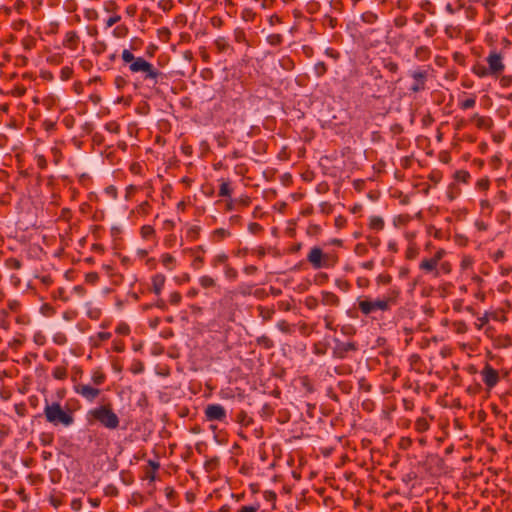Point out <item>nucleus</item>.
<instances>
[{
	"label": "nucleus",
	"instance_id": "nucleus-53",
	"mask_svg": "<svg viewBox=\"0 0 512 512\" xmlns=\"http://www.w3.org/2000/svg\"><path fill=\"white\" fill-rule=\"evenodd\" d=\"M74 75V69L71 66H63L60 69V79L62 81L70 80Z\"/></svg>",
	"mask_w": 512,
	"mask_h": 512
},
{
	"label": "nucleus",
	"instance_id": "nucleus-25",
	"mask_svg": "<svg viewBox=\"0 0 512 512\" xmlns=\"http://www.w3.org/2000/svg\"><path fill=\"white\" fill-rule=\"evenodd\" d=\"M214 45L218 53H224L228 50H232V47L230 46L228 39L223 36L216 38L214 40Z\"/></svg>",
	"mask_w": 512,
	"mask_h": 512
},
{
	"label": "nucleus",
	"instance_id": "nucleus-41",
	"mask_svg": "<svg viewBox=\"0 0 512 512\" xmlns=\"http://www.w3.org/2000/svg\"><path fill=\"white\" fill-rule=\"evenodd\" d=\"M5 309H7L10 314H18L22 310V304L16 299H11L8 300L7 307Z\"/></svg>",
	"mask_w": 512,
	"mask_h": 512
},
{
	"label": "nucleus",
	"instance_id": "nucleus-2",
	"mask_svg": "<svg viewBox=\"0 0 512 512\" xmlns=\"http://www.w3.org/2000/svg\"><path fill=\"white\" fill-rule=\"evenodd\" d=\"M446 255L447 251L444 248H435L431 256L424 257L419 262V270L423 275L433 278L450 275L453 271V265L450 261L444 259Z\"/></svg>",
	"mask_w": 512,
	"mask_h": 512
},
{
	"label": "nucleus",
	"instance_id": "nucleus-57",
	"mask_svg": "<svg viewBox=\"0 0 512 512\" xmlns=\"http://www.w3.org/2000/svg\"><path fill=\"white\" fill-rule=\"evenodd\" d=\"M5 265L9 269L19 270L22 267V262L17 258L10 257L5 260Z\"/></svg>",
	"mask_w": 512,
	"mask_h": 512
},
{
	"label": "nucleus",
	"instance_id": "nucleus-10",
	"mask_svg": "<svg viewBox=\"0 0 512 512\" xmlns=\"http://www.w3.org/2000/svg\"><path fill=\"white\" fill-rule=\"evenodd\" d=\"M357 350L358 345L356 342L334 339L332 356L337 359H344L347 358L351 353H355Z\"/></svg>",
	"mask_w": 512,
	"mask_h": 512
},
{
	"label": "nucleus",
	"instance_id": "nucleus-29",
	"mask_svg": "<svg viewBox=\"0 0 512 512\" xmlns=\"http://www.w3.org/2000/svg\"><path fill=\"white\" fill-rule=\"evenodd\" d=\"M329 343L327 341H317L312 346V352L316 356H323L327 353Z\"/></svg>",
	"mask_w": 512,
	"mask_h": 512
},
{
	"label": "nucleus",
	"instance_id": "nucleus-64",
	"mask_svg": "<svg viewBox=\"0 0 512 512\" xmlns=\"http://www.w3.org/2000/svg\"><path fill=\"white\" fill-rule=\"evenodd\" d=\"M256 17V13L251 8H245L241 12V18L246 22H253Z\"/></svg>",
	"mask_w": 512,
	"mask_h": 512
},
{
	"label": "nucleus",
	"instance_id": "nucleus-8",
	"mask_svg": "<svg viewBox=\"0 0 512 512\" xmlns=\"http://www.w3.org/2000/svg\"><path fill=\"white\" fill-rule=\"evenodd\" d=\"M307 261L316 270L330 269L338 263L339 255L335 250L324 252L320 247L314 246L307 255Z\"/></svg>",
	"mask_w": 512,
	"mask_h": 512
},
{
	"label": "nucleus",
	"instance_id": "nucleus-15",
	"mask_svg": "<svg viewBox=\"0 0 512 512\" xmlns=\"http://www.w3.org/2000/svg\"><path fill=\"white\" fill-rule=\"evenodd\" d=\"M470 122L475 123L476 127L481 130L490 131L493 127V120L489 116H483L479 113H474Z\"/></svg>",
	"mask_w": 512,
	"mask_h": 512
},
{
	"label": "nucleus",
	"instance_id": "nucleus-13",
	"mask_svg": "<svg viewBox=\"0 0 512 512\" xmlns=\"http://www.w3.org/2000/svg\"><path fill=\"white\" fill-rule=\"evenodd\" d=\"M206 421L224 422L227 418L225 408L220 404H208L204 409Z\"/></svg>",
	"mask_w": 512,
	"mask_h": 512
},
{
	"label": "nucleus",
	"instance_id": "nucleus-44",
	"mask_svg": "<svg viewBox=\"0 0 512 512\" xmlns=\"http://www.w3.org/2000/svg\"><path fill=\"white\" fill-rule=\"evenodd\" d=\"M260 507L261 506H260L259 502H254L251 504H244V505H240L236 509V512H259Z\"/></svg>",
	"mask_w": 512,
	"mask_h": 512
},
{
	"label": "nucleus",
	"instance_id": "nucleus-42",
	"mask_svg": "<svg viewBox=\"0 0 512 512\" xmlns=\"http://www.w3.org/2000/svg\"><path fill=\"white\" fill-rule=\"evenodd\" d=\"M256 343L264 349H272L274 347L273 340L267 335H262L258 337L256 339Z\"/></svg>",
	"mask_w": 512,
	"mask_h": 512
},
{
	"label": "nucleus",
	"instance_id": "nucleus-39",
	"mask_svg": "<svg viewBox=\"0 0 512 512\" xmlns=\"http://www.w3.org/2000/svg\"><path fill=\"white\" fill-rule=\"evenodd\" d=\"M224 276L229 281H235L238 278V271L230 263L223 268Z\"/></svg>",
	"mask_w": 512,
	"mask_h": 512
},
{
	"label": "nucleus",
	"instance_id": "nucleus-30",
	"mask_svg": "<svg viewBox=\"0 0 512 512\" xmlns=\"http://www.w3.org/2000/svg\"><path fill=\"white\" fill-rule=\"evenodd\" d=\"M369 228L376 231V232H379V231H382L384 229V226H385V223H384V220L382 217L380 216H371L369 218V224H368Z\"/></svg>",
	"mask_w": 512,
	"mask_h": 512
},
{
	"label": "nucleus",
	"instance_id": "nucleus-6",
	"mask_svg": "<svg viewBox=\"0 0 512 512\" xmlns=\"http://www.w3.org/2000/svg\"><path fill=\"white\" fill-rule=\"evenodd\" d=\"M86 420L89 424L98 423L108 430H116L120 425V418L111 403L89 409L86 413Z\"/></svg>",
	"mask_w": 512,
	"mask_h": 512
},
{
	"label": "nucleus",
	"instance_id": "nucleus-45",
	"mask_svg": "<svg viewBox=\"0 0 512 512\" xmlns=\"http://www.w3.org/2000/svg\"><path fill=\"white\" fill-rule=\"evenodd\" d=\"M192 256V261H191V268L193 270H200L204 267V264H205V257L202 256V255H191Z\"/></svg>",
	"mask_w": 512,
	"mask_h": 512
},
{
	"label": "nucleus",
	"instance_id": "nucleus-61",
	"mask_svg": "<svg viewBox=\"0 0 512 512\" xmlns=\"http://www.w3.org/2000/svg\"><path fill=\"white\" fill-rule=\"evenodd\" d=\"M323 321L325 323V328L327 330H330V331H333L335 332L337 330V327L335 325V318L330 315V314H327L323 317Z\"/></svg>",
	"mask_w": 512,
	"mask_h": 512
},
{
	"label": "nucleus",
	"instance_id": "nucleus-11",
	"mask_svg": "<svg viewBox=\"0 0 512 512\" xmlns=\"http://www.w3.org/2000/svg\"><path fill=\"white\" fill-rule=\"evenodd\" d=\"M103 10L110 14L105 20V29L111 28L121 21V15L118 13L119 6L114 0H107L103 3Z\"/></svg>",
	"mask_w": 512,
	"mask_h": 512
},
{
	"label": "nucleus",
	"instance_id": "nucleus-19",
	"mask_svg": "<svg viewBox=\"0 0 512 512\" xmlns=\"http://www.w3.org/2000/svg\"><path fill=\"white\" fill-rule=\"evenodd\" d=\"M159 261L162 264V266L168 271H173L177 266L176 258L170 253H162L160 255Z\"/></svg>",
	"mask_w": 512,
	"mask_h": 512
},
{
	"label": "nucleus",
	"instance_id": "nucleus-60",
	"mask_svg": "<svg viewBox=\"0 0 512 512\" xmlns=\"http://www.w3.org/2000/svg\"><path fill=\"white\" fill-rule=\"evenodd\" d=\"M22 46L25 50L29 51V50H32L36 47V39L32 36H27L25 38L22 39Z\"/></svg>",
	"mask_w": 512,
	"mask_h": 512
},
{
	"label": "nucleus",
	"instance_id": "nucleus-37",
	"mask_svg": "<svg viewBox=\"0 0 512 512\" xmlns=\"http://www.w3.org/2000/svg\"><path fill=\"white\" fill-rule=\"evenodd\" d=\"M471 175L467 170H457L454 173V180L458 183L468 184L470 181Z\"/></svg>",
	"mask_w": 512,
	"mask_h": 512
},
{
	"label": "nucleus",
	"instance_id": "nucleus-43",
	"mask_svg": "<svg viewBox=\"0 0 512 512\" xmlns=\"http://www.w3.org/2000/svg\"><path fill=\"white\" fill-rule=\"evenodd\" d=\"M383 67L389 71L390 73H397L399 71V65L395 61H393L391 58H384L382 60Z\"/></svg>",
	"mask_w": 512,
	"mask_h": 512
},
{
	"label": "nucleus",
	"instance_id": "nucleus-34",
	"mask_svg": "<svg viewBox=\"0 0 512 512\" xmlns=\"http://www.w3.org/2000/svg\"><path fill=\"white\" fill-rule=\"evenodd\" d=\"M108 46H107V43L103 40H96L92 45H91V52L93 53V55H96V56H99L103 53L106 52Z\"/></svg>",
	"mask_w": 512,
	"mask_h": 512
},
{
	"label": "nucleus",
	"instance_id": "nucleus-24",
	"mask_svg": "<svg viewBox=\"0 0 512 512\" xmlns=\"http://www.w3.org/2000/svg\"><path fill=\"white\" fill-rule=\"evenodd\" d=\"M431 49L428 46H418L415 49L414 56L419 61H427L431 57Z\"/></svg>",
	"mask_w": 512,
	"mask_h": 512
},
{
	"label": "nucleus",
	"instance_id": "nucleus-33",
	"mask_svg": "<svg viewBox=\"0 0 512 512\" xmlns=\"http://www.w3.org/2000/svg\"><path fill=\"white\" fill-rule=\"evenodd\" d=\"M51 375L56 380H65L68 377V370L66 366H55L52 369Z\"/></svg>",
	"mask_w": 512,
	"mask_h": 512
},
{
	"label": "nucleus",
	"instance_id": "nucleus-17",
	"mask_svg": "<svg viewBox=\"0 0 512 512\" xmlns=\"http://www.w3.org/2000/svg\"><path fill=\"white\" fill-rule=\"evenodd\" d=\"M340 298L333 292L330 291H322L321 292V303L324 306L329 307H338L340 305Z\"/></svg>",
	"mask_w": 512,
	"mask_h": 512
},
{
	"label": "nucleus",
	"instance_id": "nucleus-49",
	"mask_svg": "<svg viewBox=\"0 0 512 512\" xmlns=\"http://www.w3.org/2000/svg\"><path fill=\"white\" fill-rule=\"evenodd\" d=\"M177 244H178V239H177L176 234H174V233L167 234L163 239V245L168 249L175 247Z\"/></svg>",
	"mask_w": 512,
	"mask_h": 512
},
{
	"label": "nucleus",
	"instance_id": "nucleus-14",
	"mask_svg": "<svg viewBox=\"0 0 512 512\" xmlns=\"http://www.w3.org/2000/svg\"><path fill=\"white\" fill-rule=\"evenodd\" d=\"M81 43L80 34L76 30H69L64 34L62 46L69 51L78 50Z\"/></svg>",
	"mask_w": 512,
	"mask_h": 512
},
{
	"label": "nucleus",
	"instance_id": "nucleus-54",
	"mask_svg": "<svg viewBox=\"0 0 512 512\" xmlns=\"http://www.w3.org/2000/svg\"><path fill=\"white\" fill-rule=\"evenodd\" d=\"M83 16L88 21H96L99 18V13L95 8H85Z\"/></svg>",
	"mask_w": 512,
	"mask_h": 512
},
{
	"label": "nucleus",
	"instance_id": "nucleus-21",
	"mask_svg": "<svg viewBox=\"0 0 512 512\" xmlns=\"http://www.w3.org/2000/svg\"><path fill=\"white\" fill-rule=\"evenodd\" d=\"M230 236L231 232L228 229L217 228L211 232L210 239L213 243H220Z\"/></svg>",
	"mask_w": 512,
	"mask_h": 512
},
{
	"label": "nucleus",
	"instance_id": "nucleus-1",
	"mask_svg": "<svg viewBox=\"0 0 512 512\" xmlns=\"http://www.w3.org/2000/svg\"><path fill=\"white\" fill-rule=\"evenodd\" d=\"M400 296V288L393 286L382 297L375 299L369 296L358 297L356 300L357 309L365 317H371L376 312H389L392 307L399 304Z\"/></svg>",
	"mask_w": 512,
	"mask_h": 512
},
{
	"label": "nucleus",
	"instance_id": "nucleus-36",
	"mask_svg": "<svg viewBox=\"0 0 512 512\" xmlns=\"http://www.w3.org/2000/svg\"><path fill=\"white\" fill-rule=\"evenodd\" d=\"M474 265V258L471 255H463L459 264L462 272L471 270Z\"/></svg>",
	"mask_w": 512,
	"mask_h": 512
},
{
	"label": "nucleus",
	"instance_id": "nucleus-56",
	"mask_svg": "<svg viewBox=\"0 0 512 512\" xmlns=\"http://www.w3.org/2000/svg\"><path fill=\"white\" fill-rule=\"evenodd\" d=\"M184 253L189 254V255H197L198 254V255L204 256L206 253V248L203 245H198L195 247L186 248L184 250Z\"/></svg>",
	"mask_w": 512,
	"mask_h": 512
},
{
	"label": "nucleus",
	"instance_id": "nucleus-31",
	"mask_svg": "<svg viewBox=\"0 0 512 512\" xmlns=\"http://www.w3.org/2000/svg\"><path fill=\"white\" fill-rule=\"evenodd\" d=\"M10 313L7 309H0V329L4 331H9L11 328V323L9 320Z\"/></svg>",
	"mask_w": 512,
	"mask_h": 512
},
{
	"label": "nucleus",
	"instance_id": "nucleus-18",
	"mask_svg": "<svg viewBox=\"0 0 512 512\" xmlns=\"http://www.w3.org/2000/svg\"><path fill=\"white\" fill-rule=\"evenodd\" d=\"M219 190H218V196L221 198H230L233 194V188L232 183L230 179H219Z\"/></svg>",
	"mask_w": 512,
	"mask_h": 512
},
{
	"label": "nucleus",
	"instance_id": "nucleus-59",
	"mask_svg": "<svg viewBox=\"0 0 512 512\" xmlns=\"http://www.w3.org/2000/svg\"><path fill=\"white\" fill-rule=\"evenodd\" d=\"M314 74L317 76V77H322L323 75L326 74L328 68H327V65L322 62V61H319L317 62L315 65H314Z\"/></svg>",
	"mask_w": 512,
	"mask_h": 512
},
{
	"label": "nucleus",
	"instance_id": "nucleus-52",
	"mask_svg": "<svg viewBox=\"0 0 512 512\" xmlns=\"http://www.w3.org/2000/svg\"><path fill=\"white\" fill-rule=\"evenodd\" d=\"M496 345L500 348H507L512 345V339L509 335H500L496 338Z\"/></svg>",
	"mask_w": 512,
	"mask_h": 512
},
{
	"label": "nucleus",
	"instance_id": "nucleus-38",
	"mask_svg": "<svg viewBox=\"0 0 512 512\" xmlns=\"http://www.w3.org/2000/svg\"><path fill=\"white\" fill-rule=\"evenodd\" d=\"M480 213L483 216L490 217L493 212V206L488 199H481L479 202Z\"/></svg>",
	"mask_w": 512,
	"mask_h": 512
},
{
	"label": "nucleus",
	"instance_id": "nucleus-27",
	"mask_svg": "<svg viewBox=\"0 0 512 512\" xmlns=\"http://www.w3.org/2000/svg\"><path fill=\"white\" fill-rule=\"evenodd\" d=\"M140 235L143 240H146V241L155 240L156 231L152 225H143L140 228Z\"/></svg>",
	"mask_w": 512,
	"mask_h": 512
},
{
	"label": "nucleus",
	"instance_id": "nucleus-16",
	"mask_svg": "<svg viewBox=\"0 0 512 512\" xmlns=\"http://www.w3.org/2000/svg\"><path fill=\"white\" fill-rule=\"evenodd\" d=\"M166 282V277L162 273H156L151 277L152 291L155 295L159 296L162 293Z\"/></svg>",
	"mask_w": 512,
	"mask_h": 512
},
{
	"label": "nucleus",
	"instance_id": "nucleus-46",
	"mask_svg": "<svg viewBox=\"0 0 512 512\" xmlns=\"http://www.w3.org/2000/svg\"><path fill=\"white\" fill-rule=\"evenodd\" d=\"M128 33L129 29L125 24H118L112 32L115 38H125L128 35Z\"/></svg>",
	"mask_w": 512,
	"mask_h": 512
},
{
	"label": "nucleus",
	"instance_id": "nucleus-40",
	"mask_svg": "<svg viewBox=\"0 0 512 512\" xmlns=\"http://www.w3.org/2000/svg\"><path fill=\"white\" fill-rule=\"evenodd\" d=\"M201 228L198 225H190L186 231V238L190 241H195L199 238Z\"/></svg>",
	"mask_w": 512,
	"mask_h": 512
},
{
	"label": "nucleus",
	"instance_id": "nucleus-4",
	"mask_svg": "<svg viewBox=\"0 0 512 512\" xmlns=\"http://www.w3.org/2000/svg\"><path fill=\"white\" fill-rule=\"evenodd\" d=\"M123 65L127 67L131 74H141L144 80H154L162 74L154 65L143 57H137L129 49H124L121 53Z\"/></svg>",
	"mask_w": 512,
	"mask_h": 512
},
{
	"label": "nucleus",
	"instance_id": "nucleus-22",
	"mask_svg": "<svg viewBox=\"0 0 512 512\" xmlns=\"http://www.w3.org/2000/svg\"><path fill=\"white\" fill-rule=\"evenodd\" d=\"M198 283L203 289H211L217 286V279L211 275L204 274L198 278Z\"/></svg>",
	"mask_w": 512,
	"mask_h": 512
},
{
	"label": "nucleus",
	"instance_id": "nucleus-23",
	"mask_svg": "<svg viewBox=\"0 0 512 512\" xmlns=\"http://www.w3.org/2000/svg\"><path fill=\"white\" fill-rule=\"evenodd\" d=\"M476 95L475 94H470L467 98L465 99H461L459 98L458 99V107L461 109V110H468V109H472L475 107L476 105Z\"/></svg>",
	"mask_w": 512,
	"mask_h": 512
},
{
	"label": "nucleus",
	"instance_id": "nucleus-20",
	"mask_svg": "<svg viewBox=\"0 0 512 512\" xmlns=\"http://www.w3.org/2000/svg\"><path fill=\"white\" fill-rule=\"evenodd\" d=\"M229 264V256L225 252H220L214 255L210 260V265L212 268L217 269L220 266L223 268Z\"/></svg>",
	"mask_w": 512,
	"mask_h": 512
},
{
	"label": "nucleus",
	"instance_id": "nucleus-58",
	"mask_svg": "<svg viewBox=\"0 0 512 512\" xmlns=\"http://www.w3.org/2000/svg\"><path fill=\"white\" fill-rule=\"evenodd\" d=\"M335 285H336V287H337L340 291H342V292H344V293L349 292V291H350V289H351V284H350V282H349L348 280H346V279H341V278L336 279V280H335Z\"/></svg>",
	"mask_w": 512,
	"mask_h": 512
},
{
	"label": "nucleus",
	"instance_id": "nucleus-5",
	"mask_svg": "<svg viewBox=\"0 0 512 512\" xmlns=\"http://www.w3.org/2000/svg\"><path fill=\"white\" fill-rule=\"evenodd\" d=\"M107 376L101 368H95L91 372V383L77 382L76 376H72L73 391L85 399L87 402L93 403L100 395L99 388L106 382Z\"/></svg>",
	"mask_w": 512,
	"mask_h": 512
},
{
	"label": "nucleus",
	"instance_id": "nucleus-63",
	"mask_svg": "<svg viewBox=\"0 0 512 512\" xmlns=\"http://www.w3.org/2000/svg\"><path fill=\"white\" fill-rule=\"evenodd\" d=\"M460 194V189L455 185V184H451L449 187H448V190H447V198L449 199V201H453L455 200Z\"/></svg>",
	"mask_w": 512,
	"mask_h": 512
},
{
	"label": "nucleus",
	"instance_id": "nucleus-28",
	"mask_svg": "<svg viewBox=\"0 0 512 512\" xmlns=\"http://www.w3.org/2000/svg\"><path fill=\"white\" fill-rule=\"evenodd\" d=\"M420 254V249L415 242H410L405 250L407 260H415Z\"/></svg>",
	"mask_w": 512,
	"mask_h": 512
},
{
	"label": "nucleus",
	"instance_id": "nucleus-55",
	"mask_svg": "<svg viewBox=\"0 0 512 512\" xmlns=\"http://www.w3.org/2000/svg\"><path fill=\"white\" fill-rule=\"evenodd\" d=\"M267 43L271 46H279L283 42V36L278 33H273L267 36Z\"/></svg>",
	"mask_w": 512,
	"mask_h": 512
},
{
	"label": "nucleus",
	"instance_id": "nucleus-32",
	"mask_svg": "<svg viewBox=\"0 0 512 512\" xmlns=\"http://www.w3.org/2000/svg\"><path fill=\"white\" fill-rule=\"evenodd\" d=\"M414 429L418 433H424L430 429V422L425 417H419L414 423Z\"/></svg>",
	"mask_w": 512,
	"mask_h": 512
},
{
	"label": "nucleus",
	"instance_id": "nucleus-3",
	"mask_svg": "<svg viewBox=\"0 0 512 512\" xmlns=\"http://www.w3.org/2000/svg\"><path fill=\"white\" fill-rule=\"evenodd\" d=\"M504 58V49H491L485 59L487 65L476 63L472 66L471 71L478 78L493 77L497 79L506 69Z\"/></svg>",
	"mask_w": 512,
	"mask_h": 512
},
{
	"label": "nucleus",
	"instance_id": "nucleus-47",
	"mask_svg": "<svg viewBox=\"0 0 512 512\" xmlns=\"http://www.w3.org/2000/svg\"><path fill=\"white\" fill-rule=\"evenodd\" d=\"M276 326L284 334L291 335L294 333V326L288 323L286 320L278 321Z\"/></svg>",
	"mask_w": 512,
	"mask_h": 512
},
{
	"label": "nucleus",
	"instance_id": "nucleus-12",
	"mask_svg": "<svg viewBox=\"0 0 512 512\" xmlns=\"http://www.w3.org/2000/svg\"><path fill=\"white\" fill-rule=\"evenodd\" d=\"M482 381L487 390H492L500 381L499 371L486 363L480 372Z\"/></svg>",
	"mask_w": 512,
	"mask_h": 512
},
{
	"label": "nucleus",
	"instance_id": "nucleus-26",
	"mask_svg": "<svg viewBox=\"0 0 512 512\" xmlns=\"http://www.w3.org/2000/svg\"><path fill=\"white\" fill-rule=\"evenodd\" d=\"M111 333L110 332H98L96 333L95 335H93L90 340L92 342V345L94 347H100V345L109 340L111 338Z\"/></svg>",
	"mask_w": 512,
	"mask_h": 512
},
{
	"label": "nucleus",
	"instance_id": "nucleus-7",
	"mask_svg": "<svg viewBox=\"0 0 512 512\" xmlns=\"http://www.w3.org/2000/svg\"><path fill=\"white\" fill-rule=\"evenodd\" d=\"M44 416L48 423L57 427H70L75 422L74 412L59 401H45Z\"/></svg>",
	"mask_w": 512,
	"mask_h": 512
},
{
	"label": "nucleus",
	"instance_id": "nucleus-50",
	"mask_svg": "<svg viewBox=\"0 0 512 512\" xmlns=\"http://www.w3.org/2000/svg\"><path fill=\"white\" fill-rule=\"evenodd\" d=\"M475 188L481 192H487L490 188V180L488 177H482L475 183Z\"/></svg>",
	"mask_w": 512,
	"mask_h": 512
},
{
	"label": "nucleus",
	"instance_id": "nucleus-48",
	"mask_svg": "<svg viewBox=\"0 0 512 512\" xmlns=\"http://www.w3.org/2000/svg\"><path fill=\"white\" fill-rule=\"evenodd\" d=\"M453 331L457 334H465L468 331V325L463 320L452 322Z\"/></svg>",
	"mask_w": 512,
	"mask_h": 512
},
{
	"label": "nucleus",
	"instance_id": "nucleus-51",
	"mask_svg": "<svg viewBox=\"0 0 512 512\" xmlns=\"http://www.w3.org/2000/svg\"><path fill=\"white\" fill-rule=\"evenodd\" d=\"M300 384L307 393H313L315 391L314 385L307 375L300 378Z\"/></svg>",
	"mask_w": 512,
	"mask_h": 512
},
{
	"label": "nucleus",
	"instance_id": "nucleus-62",
	"mask_svg": "<svg viewBox=\"0 0 512 512\" xmlns=\"http://www.w3.org/2000/svg\"><path fill=\"white\" fill-rule=\"evenodd\" d=\"M130 327L127 323L125 322H120L117 324V326L115 327V332L118 334V335H121V336H127L130 334Z\"/></svg>",
	"mask_w": 512,
	"mask_h": 512
},
{
	"label": "nucleus",
	"instance_id": "nucleus-35",
	"mask_svg": "<svg viewBox=\"0 0 512 512\" xmlns=\"http://www.w3.org/2000/svg\"><path fill=\"white\" fill-rule=\"evenodd\" d=\"M237 422L244 427H248L253 423V418L248 415V413L244 410H241L237 413L236 416Z\"/></svg>",
	"mask_w": 512,
	"mask_h": 512
},
{
	"label": "nucleus",
	"instance_id": "nucleus-9",
	"mask_svg": "<svg viewBox=\"0 0 512 512\" xmlns=\"http://www.w3.org/2000/svg\"><path fill=\"white\" fill-rule=\"evenodd\" d=\"M428 68H417L409 72V76L412 79V84L409 87V91L413 94H417L426 89V83L429 75Z\"/></svg>",
	"mask_w": 512,
	"mask_h": 512
}]
</instances>
